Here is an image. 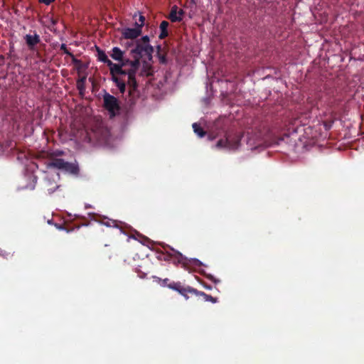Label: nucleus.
Listing matches in <instances>:
<instances>
[{
	"mask_svg": "<svg viewBox=\"0 0 364 364\" xmlns=\"http://www.w3.org/2000/svg\"><path fill=\"white\" fill-rule=\"evenodd\" d=\"M191 2L193 4H196V1H195V0H191Z\"/></svg>",
	"mask_w": 364,
	"mask_h": 364,
	"instance_id": "35",
	"label": "nucleus"
},
{
	"mask_svg": "<svg viewBox=\"0 0 364 364\" xmlns=\"http://www.w3.org/2000/svg\"><path fill=\"white\" fill-rule=\"evenodd\" d=\"M79 90H82L84 89V85H82V83H80V87H77Z\"/></svg>",
	"mask_w": 364,
	"mask_h": 364,
	"instance_id": "33",
	"label": "nucleus"
},
{
	"mask_svg": "<svg viewBox=\"0 0 364 364\" xmlns=\"http://www.w3.org/2000/svg\"><path fill=\"white\" fill-rule=\"evenodd\" d=\"M171 250L174 252V255L177 258L178 262H181L184 259V257H183V255L181 252H179L178 251L175 250L173 248H171Z\"/></svg>",
	"mask_w": 364,
	"mask_h": 364,
	"instance_id": "19",
	"label": "nucleus"
},
{
	"mask_svg": "<svg viewBox=\"0 0 364 364\" xmlns=\"http://www.w3.org/2000/svg\"><path fill=\"white\" fill-rule=\"evenodd\" d=\"M112 58L115 60L119 61L122 60V58L124 56V52L121 50L118 47H114L112 48V53L110 54Z\"/></svg>",
	"mask_w": 364,
	"mask_h": 364,
	"instance_id": "15",
	"label": "nucleus"
},
{
	"mask_svg": "<svg viewBox=\"0 0 364 364\" xmlns=\"http://www.w3.org/2000/svg\"><path fill=\"white\" fill-rule=\"evenodd\" d=\"M158 57H159V61L162 64H166V55H164V54H159V55H157Z\"/></svg>",
	"mask_w": 364,
	"mask_h": 364,
	"instance_id": "23",
	"label": "nucleus"
},
{
	"mask_svg": "<svg viewBox=\"0 0 364 364\" xmlns=\"http://www.w3.org/2000/svg\"><path fill=\"white\" fill-rule=\"evenodd\" d=\"M54 189H48L49 193H52L54 192Z\"/></svg>",
	"mask_w": 364,
	"mask_h": 364,
	"instance_id": "34",
	"label": "nucleus"
},
{
	"mask_svg": "<svg viewBox=\"0 0 364 364\" xmlns=\"http://www.w3.org/2000/svg\"><path fill=\"white\" fill-rule=\"evenodd\" d=\"M168 288L178 291L181 295L184 296L186 298V299H188V293L194 294V291H193L191 290H197L196 289H194L189 286L185 287V286L182 285V284L179 282H173L172 283L168 284Z\"/></svg>",
	"mask_w": 364,
	"mask_h": 364,
	"instance_id": "7",
	"label": "nucleus"
},
{
	"mask_svg": "<svg viewBox=\"0 0 364 364\" xmlns=\"http://www.w3.org/2000/svg\"><path fill=\"white\" fill-rule=\"evenodd\" d=\"M97 58L100 61L103 62L104 63H106L107 65L109 68L110 73H112L114 72L119 73L121 72V68L119 66L117 65L115 63H112L107 57L106 53L100 50V48H97Z\"/></svg>",
	"mask_w": 364,
	"mask_h": 364,
	"instance_id": "8",
	"label": "nucleus"
},
{
	"mask_svg": "<svg viewBox=\"0 0 364 364\" xmlns=\"http://www.w3.org/2000/svg\"><path fill=\"white\" fill-rule=\"evenodd\" d=\"M24 39L30 50H35L36 46L41 42L40 36L37 33H34V35L26 34Z\"/></svg>",
	"mask_w": 364,
	"mask_h": 364,
	"instance_id": "10",
	"label": "nucleus"
},
{
	"mask_svg": "<svg viewBox=\"0 0 364 364\" xmlns=\"http://www.w3.org/2000/svg\"><path fill=\"white\" fill-rule=\"evenodd\" d=\"M241 139L242 134L240 132L229 131L225 133L223 139L218 140L216 147L219 149H236L240 145Z\"/></svg>",
	"mask_w": 364,
	"mask_h": 364,
	"instance_id": "4",
	"label": "nucleus"
},
{
	"mask_svg": "<svg viewBox=\"0 0 364 364\" xmlns=\"http://www.w3.org/2000/svg\"><path fill=\"white\" fill-rule=\"evenodd\" d=\"M185 12L183 9H178V16H182L184 15Z\"/></svg>",
	"mask_w": 364,
	"mask_h": 364,
	"instance_id": "29",
	"label": "nucleus"
},
{
	"mask_svg": "<svg viewBox=\"0 0 364 364\" xmlns=\"http://www.w3.org/2000/svg\"><path fill=\"white\" fill-rule=\"evenodd\" d=\"M103 102L105 108L109 112L111 117H114L120 110L118 100L114 96L109 93H105L104 95Z\"/></svg>",
	"mask_w": 364,
	"mask_h": 364,
	"instance_id": "6",
	"label": "nucleus"
},
{
	"mask_svg": "<svg viewBox=\"0 0 364 364\" xmlns=\"http://www.w3.org/2000/svg\"><path fill=\"white\" fill-rule=\"evenodd\" d=\"M169 23L166 21H163L160 24V29L164 31H167V28Z\"/></svg>",
	"mask_w": 364,
	"mask_h": 364,
	"instance_id": "22",
	"label": "nucleus"
},
{
	"mask_svg": "<svg viewBox=\"0 0 364 364\" xmlns=\"http://www.w3.org/2000/svg\"><path fill=\"white\" fill-rule=\"evenodd\" d=\"M48 166L56 168L74 175L79 173V167L77 164L67 162L63 159H54L48 164Z\"/></svg>",
	"mask_w": 364,
	"mask_h": 364,
	"instance_id": "5",
	"label": "nucleus"
},
{
	"mask_svg": "<svg viewBox=\"0 0 364 364\" xmlns=\"http://www.w3.org/2000/svg\"><path fill=\"white\" fill-rule=\"evenodd\" d=\"M193 129L194 132L200 138L203 137L206 134V132L203 129V128L197 123L193 124Z\"/></svg>",
	"mask_w": 364,
	"mask_h": 364,
	"instance_id": "17",
	"label": "nucleus"
},
{
	"mask_svg": "<svg viewBox=\"0 0 364 364\" xmlns=\"http://www.w3.org/2000/svg\"><path fill=\"white\" fill-rule=\"evenodd\" d=\"M169 19L172 22H180L182 21V16H178V6L174 5L171 7L169 14Z\"/></svg>",
	"mask_w": 364,
	"mask_h": 364,
	"instance_id": "13",
	"label": "nucleus"
},
{
	"mask_svg": "<svg viewBox=\"0 0 364 364\" xmlns=\"http://www.w3.org/2000/svg\"><path fill=\"white\" fill-rule=\"evenodd\" d=\"M139 23L136 22V26L138 28H140L141 29L142 27L144 25L145 17L144 16H142V15H140L139 16Z\"/></svg>",
	"mask_w": 364,
	"mask_h": 364,
	"instance_id": "20",
	"label": "nucleus"
},
{
	"mask_svg": "<svg viewBox=\"0 0 364 364\" xmlns=\"http://www.w3.org/2000/svg\"><path fill=\"white\" fill-rule=\"evenodd\" d=\"M141 34V30L136 26L135 28H126L123 30L122 35L126 39H136Z\"/></svg>",
	"mask_w": 364,
	"mask_h": 364,
	"instance_id": "11",
	"label": "nucleus"
},
{
	"mask_svg": "<svg viewBox=\"0 0 364 364\" xmlns=\"http://www.w3.org/2000/svg\"><path fill=\"white\" fill-rule=\"evenodd\" d=\"M119 63H115V64L120 67L121 72H119V73L114 72L112 73H110V75H120L124 76V77H127V76H128L127 70L124 69L123 68L126 67L127 65H130V60H129V59H124L122 58V60H119Z\"/></svg>",
	"mask_w": 364,
	"mask_h": 364,
	"instance_id": "12",
	"label": "nucleus"
},
{
	"mask_svg": "<svg viewBox=\"0 0 364 364\" xmlns=\"http://www.w3.org/2000/svg\"><path fill=\"white\" fill-rule=\"evenodd\" d=\"M55 0H40V1L43 2V4L46 5H49L50 3L54 1Z\"/></svg>",
	"mask_w": 364,
	"mask_h": 364,
	"instance_id": "27",
	"label": "nucleus"
},
{
	"mask_svg": "<svg viewBox=\"0 0 364 364\" xmlns=\"http://www.w3.org/2000/svg\"><path fill=\"white\" fill-rule=\"evenodd\" d=\"M208 278H209L211 281H213L214 283H215V284L220 282L218 279H215L213 276H212V275L208 276Z\"/></svg>",
	"mask_w": 364,
	"mask_h": 364,
	"instance_id": "28",
	"label": "nucleus"
},
{
	"mask_svg": "<svg viewBox=\"0 0 364 364\" xmlns=\"http://www.w3.org/2000/svg\"><path fill=\"white\" fill-rule=\"evenodd\" d=\"M203 287H204L206 289H212L211 286L208 285V284H203Z\"/></svg>",
	"mask_w": 364,
	"mask_h": 364,
	"instance_id": "32",
	"label": "nucleus"
},
{
	"mask_svg": "<svg viewBox=\"0 0 364 364\" xmlns=\"http://www.w3.org/2000/svg\"><path fill=\"white\" fill-rule=\"evenodd\" d=\"M192 291H194L195 295L203 296L205 301H210L213 304L218 302V298H216V297H213L211 295L207 294L205 292L200 291L198 290H192Z\"/></svg>",
	"mask_w": 364,
	"mask_h": 364,
	"instance_id": "14",
	"label": "nucleus"
},
{
	"mask_svg": "<svg viewBox=\"0 0 364 364\" xmlns=\"http://www.w3.org/2000/svg\"><path fill=\"white\" fill-rule=\"evenodd\" d=\"M110 136L109 130L102 122L97 121L87 132V138L93 145H107Z\"/></svg>",
	"mask_w": 364,
	"mask_h": 364,
	"instance_id": "1",
	"label": "nucleus"
},
{
	"mask_svg": "<svg viewBox=\"0 0 364 364\" xmlns=\"http://www.w3.org/2000/svg\"><path fill=\"white\" fill-rule=\"evenodd\" d=\"M284 140V136H282V137H279L277 139L276 143L277 144H280V141H283Z\"/></svg>",
	"mask_w": 364,
	"mask_h": 364,
	"instance_id": "30",
	"label": "nucleus"
},
{
	"mask_svg": "<svg viewBox=\"0 0 364 364\" xmlns=\"http://www.w3.org/2000/svg\"><path fill=\"white\" fill-rule=\"evenodd\" d=\"M70 58H72V62L75 65L77 72H80L82 69L85 68L82 62L80 60L77 59L74 55Z\"/></svg>",
	"mask_w": 364,
	"mask_h": 364,
	"instance_id": "16",
	"label": "nucleus"
},
{
	"mask_svg": "<svg viewBox=\"0 0 364 364\" xmlns=\"http://www.w3.org/2000/svg\"><path fill=\"white\" fill-rule=\"evenodd\" d=\"M107 226L108 227H111V226H113V227H117V221L115 220H109V221H107L106 223H105Z\"/></svg>",
	"mask_w": 364,
	"mask_h": 364,
	"instance_id": "25",
	"label": "nucleus"
},
{
	"mask_svg": "<svg viewBox=\"0 0 364 364\" xmlns=\"http://www.w3.org/2000/svg\"><path fill=\"white\" fill-rule=\"evenodd\" d=\"M156 49H157V55L161 54V46H158L156 47Z\"/></svg>",
	"mask_w": 364,
	"mask_h": 364,
	"instance_id": "31",
	"label": "nucleus"
},
{
	"mask_svg": "<svg viewBox=\"0 0 364 364\" xmlns=\"http://www.w3.org/2000/svg\"><path fill=\"white\" fill-rule=\"evenodd\" d=\"M198 262H199L198 259H195V262L194 263L196 264Z\"/></svg>",
	"mask_w": 364,
	"mask_h": 364,
	"instance_id": "36",
	"label": "nucleus"
},
{
	"mask_svg": "<svg viewBox=\"0 0 364 364\" xmlns=\"http://www.w3.org/2000/svg\"><path fill=\"white\" fill-rule=\"evenodd\" d=\"M153 278L156 281H157L163 287H168V284L171 283V282H169L170 280L168 278L162 279H161L159 277H157L156 276H154Z\"/></svg>",
	"mask_w": 364,
	"mask_h": 364,
	"instance_id": "18",
	"label": "nucleus"
},
{
	"mask_svg": "<svg viewBox=\"0 0 364 364\" xmlns=\"http://www.w3.org/2000/svg\"><path fill=\"white\" fill-rule=\"evenodd\" d=\"M85 80H86V77H81L80 79H79L77 81V87H80V83H82V85H84L85 82Z\"/></svg>",
	"mask_w": 364,
	"mask_h": 364,
	"instance_id": "26",
	"label": "nucleus"
},
{
	"mask_svg": "<svg viewBox=\"0 0 364 364\" xmlns=\"http://www.w3.org/2000/svg\"><path fill=\"white\" fill-rule=\"evenodd\" d=\"M134 58L133 60H130V66L131 68L127 70V84L129 87V95H132L137 90L138 83L136 80V73L139 69L140 65V60L141 58H137V55H132Z\"/></svg>",
	"mask_w": 364,
	"mask_h": 364,
	"instance_id": "3",
	"label": "nucleus"
},
{
	"mask_svg": "<svg viewBox=\"0 0 364 364\" xmlns=\"http://www.w3.org/2000/svg\"><path fill=\"white\" fill-rule=\"evenodd\" d=\"M112 80L119 88V92L124 94L127 89V85H128L127 77H124V76L120 75H112Z\"/></svg>",
	"mask_w": 364,
	"mask_h": 364,
	"instance_id": "9",
	"label": "nucleus"
},
{
	"mask_svg": "<svg viewBox=\"0 0 364 364\" xmlns=\"http://www.w3.org/2000/svg\"><path fill=\"white\" fill-rule=\"evenodd\" d=\"M132 55H137V58L145 57L148 60L152 59L154 48L149 43V38L144 36L141 38L136 41V45L130 51Z\"/></svg>",
	"mask_w": 364,
	"mask_h": 364,
	"instance_id": "2",
	"label": "nucleus"
},
{
	"mask_svg": "<svg viewBox=\"0 0 364 364\" xmlns=\"http://www.w3.org/2000/svg\"><path fill=\"white\" fill-rule=\"evenodd\" d=\"M60 50L63 51L64 53L67 54L70 57L73 56V53L69 51V50L67 48V46L64 43L61 44L60 46Z\"/></svg>",
	"mask_w": 364,
	"mask_h": 364,
	"instance_id": "21",
	"label": "nucleus"
},
{
	"mask_svg": "<svg viewBox=\"0 0 364 364\" xmlns=\"http://www.w3.org/2000/svg\"><path fill=\"white\" fill-rule=\"evenodd\" d=\"M168 35V31L161 30V33L159 34V37L160 39H164L166 37H167Z\"/></svg>",
	"mask_w": 364,
	"mask_h": 364,
	"instance_id": "24",
	"label": "nucleus"
}]
</instances>
